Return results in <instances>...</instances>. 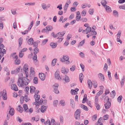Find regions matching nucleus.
<instances>
[{"instance_id":"nucleus-1","label":"nucleus","mask_w":125,"mask_h":125,"mask_svg":"<svg viewBox=\"0 0 125 125\" xmlns=\"http://www.w3.org/2000/svg\"><path fill=\"white\" fill-rule=\"evenodd\" d=\"M30 80L25 77H23L22 79L19 78L17 82L18 85L19 87H22L23 85H28L29 83Z\"/></svg>"},{"instance_id":"nucleus-2","label":"nucleus","mask_w":125,"mask_h":125,"mask_svg":"<svg viewBox=\"0 0 125 125\" xmlns=\"http://www.w3.org/2000/svg\"><path fill=\"white\" fill-rule=\"evenodd\" d=\"M81 112V111L80 109L77 110L75 112L74 114V117L76 119H78L80 118Z\"/></svg>"},{"instance_id":"nucleus-3","label":"nucleus","mask_w":125,"mask_h":125,"mask_svg":"<svg viewBox=\"0 0 125 125\" xmlns=\"http://www.w3.org/2000/svg\"><path fill=\"white\" fill-rule=\"evenodd\" d=\"M59 86V85L58 83H56L54 84L52 86L54 90L53 92L56 94L59 93V92L58 89V87Z\"/></svg>"},{"instance_id":"nucleus-4","label":"nucleus","mask_w":125,"mask_h":125,"mask_svg":"<svg viewBox=\"0 0 125 125\" xmlns=\"http://www.w3.org/2000/svg\"><path fill=\"white\" fill-rule=\"evenodd\" d=\"M30 93L32 94H33L34 93L35 94H38L39 92V91L37 90L36 91H35L36 89L33 86H31L30 87Z\"/></svg>"},{"instance_id":"nucleus-5","label":"nucleus","mask_w":125,"mask_h":125,"mask_svg":"<svg viewBox=\"0 0 125 125\" xmlns=\"http://www.w3.org/2000/svg\"><path fill=\"white\" fill-rule=\"evenodd\" d=\"M39 76L40 79L42 81H44L45 79V75L43 73H39Z\"/></svg>"},{"instance_id":"nucleus-6","label":"nucleus","mask_w":125,"mask_h":125,"mask_svg":"<svg viewBox=\"0 0 125 125\" xmlns=\"http://www.w3.org/2000/svg\"><path fill=\"white\" fill-rule=\"evenodd\" d=\"M21 69L20 66H19L18 68H16L15 70L12 71L11 73L12 74H17L19 72Z\"/></svg>"},{"instance_id":"nucleus-7","label":"nucleus","mask_w":125,"mask_h":125,"mask_svg":"<svg viewBox=\"0 0 125 125\" xmlns=\"http://www.w3.org/2000/svg\"><path fill=\"white\" fill-rule=\"evenodd\" d=\"M65 33V32H59L58 33L55 34L54 36V38H55L59 36V35H61V37H63Z\"/></svg>"},{"instance_id":"nucleus-8","label":"nucleus","mask_w":125,"mask_h":125,"mask_svg":"<svg viewBox=\"0 0 125 125\" xmlns=\"http://www.w3.org/2000/svg\"><path fill=\"white\" fill-rule=\"evenodd\" d=\"M98 76L100 80L102 81H103L104 80V75L101 73H99L98 75Z\"/></svg>"},{"instance_id":"nucleus-9","label":"nucleus","mask_w":125,"mask_h":125,"mask_svg":"<svg viewBox=\"0 0 125 125\" xmlns=\"http://www.w3.org/2000/svg\"><path fill=\"white\" fill-rule=\"evenodd\" d=\"M60 72L59 70H57L55 72V77L58 80H60V76L59 74Z\"/></svg>"},{"instance_id":"nucleus-10","label":"nucleus","mask_w":125,"mask_h":125,"mask_svg":"<svg viewBox=\"0 0 125 125\" xmlns=\"http://www.w3.org/2000/svg\"><path fill=\"white\" fill-rule=\"evenodd\" d=\"M47 106H42L41 107V111L42 113H44L46 111Z\"/></svg>"},{"instance_id":"nucleus-11","label":"nucleus","mask_w":125,"mask_h":125,"mask_svg":"<svg viewBox=\"0 0 125 125\" xmlns=\"http://www.w3.org/2000/svg\"><path fill=\"white\" fill-rule=\"evenodd\" d=\"M70 105L73 108H74L75 107V104L73 99H70Z\"/></svg>"},{"instance_id":"nucleus-12","label":"nucleus","mask_w":125,"mask_h":125,"mask_svg":"<svg viewBox=\"0 0 125 125\" xmlns=\"http://www.w3.org/2000/svg\"><path fill=\"white\" fill-rule=\"evenodd\" d=\"M104 106L106 109H108L110 108L111 106V103L109 101H107L104 105Z\"/></svg>"},{"instance_id":"nucleus-13","label":"nucleus","mask_w":125,"mask_h":125,"mask_svg":"<svg viewBox=\"0 0 125 125\" xmlns=\"http://www.w3.org/2000/svg\"><path fill=\"white\" fill-rule=\"evenodd\" d=\"M11 89L16 91H18V90L16 85L15 84H13L12 85Z\"/></svg>"},{"instance_id":"nucleus-14","label":"nucleus","mask_w":125,"mask_h":125,"mask_svg":"<svg viewBox=\"0 0 125 125\" xmlns=\"http://www.w3.org/2000/svg\"><path fill=\"white\" fill-rule=\"evenodd\" d=\"M61 72L62 73H64V74H66L68 72V69H67L66 70L65 68L63 67L61 69Z\"/></svg>"},{"instance_id":"nucleus-15","label":"nucleus","mask_w":125,"mask_h":125,"mask_svg":"<svg viewBox=\"0 0 125 125\" xmlns=\"http://www.w3.org/2000/svg\"><path fill=\"white\" fill-rule=\"evenodd\" d=\"M104 7H105L106 11L107 12H111L112 10L111 8L110 7L106 5Z\"/></svg>"},{"instance_id":"nucleus-16","label":"nucleus","mask_w":125,"mask_h":125,"mask_svg":"<svg viewBox=\"0 0 125 125\" xmlns=\"http://www.w3.org/2000/svg\"><path fill=\"white\" fill-rule=\"evenodd\" d=\"M28 66L27 64H24L23 67V70L26 73L28 71Z\"/></svg>"},{"instance_id":"nucleus-17","label":"nucleus","mask_w":125,"mask_h":125,"mask_svg":"<svg viewBox=\"0 0 125 125\" xmlns=\"http://www.w3.org/2000/svg\"><path fill=\"white\" fill-rule=\"evenodd\" d=\"M100 88L102 89V90H100L97 94V95L99 96L101 94L103 93V88H104V86H100Z\"/></svg>"},{"instance_id":"nucleus-18","label":"nucleus","mask_w":125,"mask_h":125,"mask_svg":"<svg viewBox=\"0 0 125 125\" xmlns=\"http://www.w3.org/2000/svg\"><path fill=\"white\" fill-rule=\"evenodd\" d=\"M87 83L88 85L89 88L90 89L91 88L92 86V83L91 80L89 79L88 80Z\"/></svg>"},{"instance_id":"nucleus-19","label":"nucleus","mask_w":125,"mask_h":125,"mask_svg":"<svg viewBox=\"0 0 125 125\" xmlns=\"http://www.w3.org/2000/svg\"><path fill=\"white\" fill-rule=\"evenodd\" d=\"M37 94H35V95H34V98H35V101L37 103L38 101L39 100L40 96L39 95H36Z\"/></svg>"},{"instance_id":"nucleus-20","label":"nucleus","mask_w":125,"mask_h":125,"mask_svg":"<svg viewBox=\"0 0 125 125\" xmlns=\"http://www.w3.org/2000/svg\"><path fill=\"white\" fill-rule=\"evenodd\" d=\"M113 13L115 17H118V13L116 10H114L113 11Z\"/></svg>"},{"instance_id":"nucleus-21","label":"nucleus","mask_w":125,"mask_h":125,"mask_svg":"<svg viewBox=\"0 0 125 125\" xmlns=\"http://www.w3.org/2000/svg\"><path fill=\"white\" fill-rule=\"evenodd\" d=\"M115 90L112 91L110 93V96L111 98H113L115 97Z\"/></svg>"},{"instance_id":"nucleus-22","label":"nucleus","mask_w":125,"mask_h":125,"mask_svg":"<svg viewBox=\"0 0 125 125\" xmlns=\"http://www.w3.org/2000/svg\"><path fill=\"white\" fill-rule=\"evenodd\" d=\"M23 107L24 110L26 112H29L28 107L27 104H24L23 105Z\"/></svg>"},{"instance_id":"nucleus-23","label":"nucleus","mask_w":125,"mask_h":125,"mask_svg":"<svg viewBox=\"0 0 125 125\" xmlns=\"http://www.w3.org/2000/svg\"><path fill=\"white\" fill-rule=\"evenodd\" d=\"M17 109L19 112L21 113L22 112L23 109L22 108L21 106L20 105H18Z\"/></svg>"},{"instance_id":"nucleus-24","label":"nucleus","mask_w":125,"mask_h":125,"mask_svg":"<svg viewBox=\"0 0 125 125\" xmlns=\"http://www.w3.org/2000/svg\"><path fill=\"white\" fill-rule=\"evenodd\" d=\"M80 106L83 109L85 110L88 111V107L84 105L83 104H81Z\"/></svg>"},{"instance_id":"nucleus-25","label":"nucleus","mask_w":125,"mask_h":125,"mask_svg":"<svg viewBox=\"0 0 125 125\" xmlns=\"http://www.w3.org/2000/svg\"><path fill=\"white\" fill-rule=\"evenodd\" d=\"M14 110L13 108H11L9 111V114L11 115L12 116L14 114Z\"/></svg>"},{"instance_id":"nucleus-26","label":"nucleus","mask_w":125,"mask_h":125,"mask_svg":"<svg viewBox=\"0 0 125 125\" xmlns=\"http://www.w3.org/2000/svg\"><path fill=\"white\" fill-rule=\"evenodd\" d=\"M83 75L82 73H81L79 76V79L81 83H82L83 80Z\"/></svg>"},{"instance_id":"nucleus-27","label":"nucleus","mask_w":125,"mask_h":125,"mask_svg":"<svg viewBox=\"0 0 125 125\" xmlns=\"http://www.w3.org/2000/svg\"><path fill=\"white\" fill-rule=\"evenodd\" d=\"M33 42L34 41L33 40V38H31L28 41V43L30 45L32 44Z\"/></svg>"},{"instance_id":"nucleus-28","label":"nucleus","mask_w":125,"mask_h":125,"mask_svg":"<svg viewBox=\"0 0 125 125\" xmlns=\"http://www.w3.org/2000/svg\"><path fill=\"white\" fill-rule=\"evenodd\" d=\"M23 39L21 37H20L19 39V46H21L22 42Z\"/></svg>"},{"instance_id":"nucleus-29","label":"nucleus","mask_w":125,"mask_h":125,"mask_svg":"<svg viewBox=\"0 0 125 125\" xmlns=\"http://www.w3.org/2000/svg\"><path fill=\"white\" fill-rule=\"evenodd\" d=\"M79 90V89L78 88H76L75 89V90H73V89H72L71 90V94H73V93H74V94H75V92H77Z\"/></svg>"},{"instance_id":"nucleus-30","label":"nucleus","mask_w":125,"mask_h":125,"mask_svg":"<svg viewBox=\"0 0 125 125\" xmlns=\"http://www.w3.org/2000/svg\"><path fill=\"white\" fill-rule=\"evenodd\" d=\"M57 44L56 43H54L52 42H51L50 44V45L51 46L52 48H55L57 46Z\"/></svg>"},{"instance_id":"nucleus-31","label":"nucleus","mask_w":125,"mask_h":125,"mask_svg":"<svg viewBox=\"0 0 125 125\" xmlns=\"http://www.w3.org/2000/svg\"><path fill=\"white\" fill-rule=\"evenodd\" d=\"M33 82L34 84H37L38 83V79L36 77H35L34 78L33 80Z\"/></svg>"},{"instance_id":"nucleus-32","label":"nucleus","mask_w":125,"mask_h":125,"mask_svg":"<svg viewBox=\"0 0 125 125\" xmlns=\"http://www.w3.org/2000/svg\"><path fill=\"white\" fill-rule=\"evenodd\" d=\"M34 54H36L37 53H38L39 52V49L37 47L35 48L34 49Z\"/></svg>"},{"instance_id":"nucleus-33","label":"nucleus","mask_w":125,"mask_h":125,"mask_svg":"<svg viewBox=\"0 0 125 125\" xmlns=\"http://www.w3.org/2000/svg\"><path fill=\"white\" fill-rule=\"evenodd\" d=\"M106 3V1L105 0H102L101 2V3L102 5L104 7L106 5H105Z\"/></svg>"},{"instance_id":"nucleus-34","label":"nucleus","mask_w":125,"mask_h":125,"mask_svg":"<svg viewBox=\"0 0 125 125\" xmlns=\"http://www.w3.org/2000/svg\"><path fill=\"white\" fill-rule=\"evenodd\" d=\"M43 101V99H41L39 102H38L36 103V105H40L42 103Z\"/></svg>"},{"instance_id":"nucleus-35","label":"nucleus","mask_w":125,"mask_h":125,"mask_svg":"<svg viewBox=\"0 0 125 125\" xmlns=\"http://www.w3.org/2000/svg\"><path fill=\"white\" fill-rule=\"evenodd\" d=\"M125 77L124 76L122 79L121 81L120 82L122 86L123 85H124V82L125 81Z\"/></svg>"},{"instance_id":"nucleus-36","label":"nucleus","mask_w":125,"mask_h":125,"mask_svg":"<svg viewBox=\"0 0 125 125\" xmlns=\"http://www.w3.org/2000/svg\"><path fill=\"white\" fill-rule=\"evenodd\" d=\"M81 18V15L80 13H77L76 16V20L78 21H79Z\"/></svg>"},{"instance_id":"nucleus-37","label":"nucleus","mask_w":125,"mask_h":125,"mask_svg":"<svg viewBox=\"0 0 125 125\" xmlns=\"http://www.w3.org/2000/svg\"><path fill=\"white\" fill-rule=\"evenodd\" d=\"M64 80H65V81L66 82H68L70 81V79L69 78V77L68 76L66 75H65V76Z\"/></svg>"},{"instance_id":"nucleus-38","label":"nucleus","mask_w":125,"mask_h":125,"mask_svg":"<svg viewBox=\"0 0 125 125\" xmlns=\"http://www.w3.org/2000/svg\"><path fill=\"white\" fill-rule=\"evenodd\" d=\"M63 58L64 59L65 61L69 60V57L67 55H64L63 56Z\"/></svg>"},{"instance_id":"nucleus-39","label":"nucleus","mask_w":125,"mask_h":125,"mask_svg":"<svg viewBox=\"0 0 125 125\" xmlns=\"http://www.w3.org/2000/svg\"><path fill=\"white\" fill-rule=\"evenodd\" d=\"M48 29L49 31H51L53 29L51 25H48L47 26L46 28Z\"/></svg>"},{"instance_id":"nucleus-40","label":"nucleus","mask_w":125,"mask_h":125,"mask_svg":"<svg viewBox=\"0 0 125 125\" xmlns=\"http://www.w3.org/2000/svg\"><path fill=\"white\" fill-rule=\"evenodd\" d=\"M44 124L45 125H50L51 124L50 121L49 119H48Z\"/></svg>"},{"instance_id":"nucleus-41","label":"nucleus","mask_w":125,"mask_h":125,"mask_svg":"<svg viewBox=\"0 0 125 125\" xmlns=\"http://www.w3.org/2000/svg\"><path fill=\"white\" fill-rule=\"evenodd\" d=\"M85 42V40H83L80 42L78 46H82L84 44Z\"/></svg>"},{"instance_id":"nucleus-42","label":"nucleus","mask_w":125,"mask_h":125,"mask_svg":"<svg viewBox=\"0 0 125 125\" xmlns=\"http://www.w3.org/2000/svg\"><path fill=\"white\" fill-rule=\"evenodd\" d=\"M60 103L62 106H64L65 105V101L63 100H62L60 101Z\"/></svg>"},{"instance_id":"nucleus-43","label":"nucleus","mask_w":125,"mask_h":125,"mask_svg":"<svg viewBox=\"0 0 125 125\" xmlns=\"http://www.w3.org/2000/svg\"><path fill=\"white\" fill-rule=\"evenodd\" d=\"M69 5L68 4H67V3H66L65 5H64V11H65V12H66V11L67 10V8L68 7Z\"/></svg>"},{"instance_id":"nucleus-44","label":"nucleus","mask_w":125,"mask_h":125,"mask_svg":"<svg viewBox=\"0 0 125 125\" xmlns=\"http://www.w3.org/2000/svg\"><path fill=\"white\" fill-rule=\"evenodd\" d=\"M122 95H120L117 98V100L118 102L119 103L121 102L122 99Z\"/></svg>"},{"instance_id":"nucleus-45","label":"nucleus","mask_w":125,"mask_h":125,"mask_svg":"<svg viewBox=\"0 0 125 125\" xmlns=\"http://www.w3.org/2000/svg\"><path fill=\"white\" fill-rule=\"evenodd\" d=\"M33 24V21L31 22L30 25V26L28 28V31H29L31 30V29L32 26Z\"/></svg>"},{"instance_id":"nucleus-46","label":"nucleus","mask_w":125,"mask_h":125,"mask_svg":"<svg viewBox=\"0 0 125 125\" xmlns=\"http://www.w3.org/2000/svg\"><path fill=\"white\" fill-rule=\"evenodd\" d=\"M57 59H54L52 61V65L53 66L55 65L56 61H57Z\"/></svg>"},{"instance_id":"nucleus-47","label":"nucleus","mask_w":125,"mask_h":125,"mask_svg":"<svg viewBox=\"0 0 125 125\" xmlns=\"http://www.w3.org/2000/svg\"><path fill=\"white\" fill-rule=\"evenodd\" d=\"M21 61L19 59H16L15 60V63L17 65H18L20 63Z\"/></svg>"},{"instance_id":"nucleus-48","label":"nucleus","mask_w":125,"mask_h":125,"mask_svg":"<svg viewBox=\"0 0 125 125\" xmlns=\"http://www.w3.org/2000/svg\"><path fill=\"white\" fill-rule=\"evenodd\" d=\"M75 68L76 67L75 65H72L71 67L70 68V69L71 71H73L75 70Z\"/></svg>"},{"instance_id":"nucleus-49","label":"nucleus","mask_w":125,"mask_h":125,"mask_svg":"<svg viewBox=\"0 0 125 125\" xmlns=\"http://www.w3.org/2000/svg\"><path fill=\"white\" fill-rule=\"evenodd\" d=\"M23 53L22 51H20L19 54V56L21 58L22 57L23 55Z\"/></svg>"},{"instance_id":"nucleus-50","label":"nucleus","mask_w":125,"mask_h":125,"mask_svg":"<svg viewBox=\"0 0 125 125\" xmlns=\"http://www.w3.org/2000/svg\"><path fill=\"white\" fill-rule=\"evenodd\" d=\"M95 105L97 110H98L100 109V106L98 103L95 104Z\"/></svg>"},{"instance_id":"nucleus-51","label":"nucleus","mask_w":125,"mask_h":125,"mask_svg":"<svg viewBox=\"0 0 125 125\" xmlns=\"http://www.w3.org/2000/svg\"><path fill=\"white\" fill-rule=\"evenodd\" d=\"M93 85L94 87L95 88L97 87V82L96 81H93Z\"/></svg>"},{"instance_id":"nucleus-52","label":"nucleus","mask_w":125,"mask_h":125,"mask_svg":"<svg viewBox=\"0 0 125 125\" xmlns=\"http://www.w3.org/2000/svg\"><path fill=\"white\" fill-rule=\"evenodd\" d=\"M109 118V115H104V120H107Z\"/></svg>"},{"instance_id":"nucleus-53","label":"nucleus","mask_w":125,"mask_h":125,"mask_svg":"<svg viewBox=\"0 0 125 125\" xmlns=\"http://www.w3.org/2000/svg\"><path fill=\"white\" fill-rule=\"evenodd\" d=\"M58 103V100H54L53 102V105L54 106H56Z\"/></svg>"},{"instance_id":"nucleus-54","label":"nucleus","mask_w":125,"mask_h":125,"mask_svg":"<svg viewBox=\"0 0 125 125\" xmlns=\"http://www.w3.org/2000/svg\"><path fill=\"white\" fill-rule=\"evenodd\" d=\"M89 14L91 15L93 14L94 12L93 9H90L89 10Z\"/></svg>"},{"instance_id":"nucleus-55","label":"nucleus","mask_w":125,"mask_h":125,"mask_svg":"<svg viewBox=\"0 0 125 125\" xmlns=\"http://www.w3.org/2000/svg\"><path fill=\"white\" fill-rule=\"evenodd\" d=\"M48 41V39H46L43 40L42 43V45H45L46 43Z\"/></svg>"},{"instance_id":"nucleus-56","label":"nucleus","mask_w":125,"mask_h":125,"mask_svg":"<svg viewBox=\"0 0 125 125\" xmlns=\"http://www.w3.org/2000/svg\"><path fill=\"white\" fill-rule=\"evenodd\" d=\"M80 66H81V68L82 70V71L83 72H84V65L82 63H81L80 64Z\"/></svg>"},{"instance_id":"nucleus-57","label":"nucleus","mask_w":125,"mask_h":125,"mask_svg":"<svg viewBox=\"0 0 125 125\" xmlns=\"http://www.w3.org/2000/svg\"><path fill=\"white\" fill-rule=\"evenodd\" d=\"M24 97L23 96L21 97L20 98V103L21 104H22L24 100Z\"/></svg>"},{"instance_id":"nucleus-58","label":"nucleus","mask_w":125,"mask_h":125,"mask_svg":"<svg viewBox=\"0 0 125 125\" xmlns=\"http://www.w3.org/2000/svg\"><path fill=\"white\" fill-rule=\"evenodd\" d=\"M98 96L97 95H96L95 96V104H96V103H98Z\"/></svg>"},{"instance_id":"nucleus-59","label":"nucleus","mask_w":125,"mask_h":125,"mask_svg":"<svg viewBox=\"0 0 125 125\" xmlns=\"http://www.w3.org/2000/svg\"><path fill=\"white\" fill-rule=\"evenodd\" d=\"M29 88L28 87H26L25 89V91L26 92V93L27 94H28L29 93V92L28 91H29Z\"/></svg>"},{"instance_id":"nucleus-60","label":"nucleus","mask_w":125,"mask_h":125,"mask_svg":"<svg viewBox=\"0 0 125 125\" xmlns=\"http://www.w3.org/2000/svg\"><path fill=\"white\" fill-rule=\"evenodd\" d=\"M42 6L44 10H45L47 7V6L44 3H42L41 5Z\"/></svg>"},{"instance_id":"nucleus-61","label":"nucleus","mask_w":125,"mask_h":125,"mask_svg":"<svg viewBox=\"0 0 125 125\" xmlns=\"http://www.w3.org/2000/svg\"><path fill=\"white\" fill-rule=\"evenodd\" d=\"M86 11L85 10H83L81 13L82 16H85L86 14Z\"/></svg>"},{"instance_id":"nucleus-62","label":"nucleus","mask_w":125,"mask_h":125,"mask_svg":"<svg viewBox=\"0 0 125 125\" xmlns=\"http://www.w3.org/2000/svg\"><path fill=\"white\" fill-rule=\"evenodd\" d=\"M85 31H88L90 32L91 31V28L90 27H87Z\"/></svg>"},{"instance_id":"nucleus-63","label":"nucleus","mask_w":125,"mask_h":125,"mask_svg":"<svg viewBox=\"0 0 125 125\" xmlns=\"http://www.w3.org/2000/svg\"><path fill=\"white\" fill-rule=\"evenodd\" d=\"M119 8L120 9H123L125 10V4H124L123 5L120 6Z\"/></svg>"},{"instance_id":"nucleus-64","label":"nucleus","mask_w":125,"mask_h":125,"mask_svg":"<svg viewBox=\"0 0 125 125\" xmlns=\"http://www.w3.org/2000/svg\"><path fill=\"white\" fill-rule=\"evenodd\" d=\"M71 37L72 35L71 34H68L67 37V40H69Z\"/></svg>"}]
</instances>
